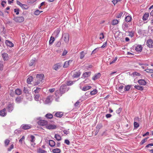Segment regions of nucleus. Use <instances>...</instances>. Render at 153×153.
<instances>
[{
    "label": "nucleus",
    "mask_w": 153,
    "mask_h": 153,
    "mask_svg": "<svg viewBox=\"0 0 153 153\" xmlns=\"http://www.w3.org/2000/svg\"><path fill=\"white\" fill-rule=\"evenodd\" d=\"M52 151L53 153H60L61 152L60 149L59 148L54 149L52 150Z\"/></svg>",
    "instance_id": "cd10ccee"
},
{
    "label": "nucleus",
    "mask_w": 153,
    "mask_h": 153,
    "mask_svg": "<svg viewBox=\"0 0 153 153\" xmlns=\"http://www.w3.org/2000/svg\"><path fill=\"white\" fill-rule=\"evenodd\" d=\"M121 1V0H114L112 1V2L114 4V5H115L118 2L120 1Z\"/></svg>",
    "instance_id": "680f3d73"
},
{
    "label": "nucleus",
    "mask_w": 153,
    "mask_h": 153,
    "mask_svg": "<svg viewBox=\"0 0 153 153\" xmlns=\"http://www.w3.org/2000/svg\"><path fill=\"white\" fill-rule=\"evenodd\" d=\"M62 63H59L55 64L53 66V69L55 70H57L60 68L62 66Z\"/></svg>",
    "instance_id": "423d86ee"
},
{
    "label": "nucleus",
    "mask_w": 153,
    "mask_h": 153,
    "mask_svg": "<svg viewBox=\"0 0 153 153\" xmlns=\"http://www.w3.org/2000/svg\"><path fill=\"white\" fill-rule=\"evenodd\" d=\"M142 47L141 45H138L135 48V50L137 52H141L142 50Z\"/></svg>",
    "instance_id": "5701e85b"
},
{
    "label": "nucleus",
    "mask_w": 153,
    "mask_h": 153,
    "mask_svg": "<svg viewBox=\"0 0 153 153\" xmlns=\"http://www.w3.org/2000/svg\"><path fill=\"white\" fill-rule=\"evenodd\" d=\"M22 100V98L21 97H17L16 99V101L18 103H20Z\"/></svg>",
    "instance_id": "09e8293b"
},
{
    "label": "nucleus",
    "mask_w": 153,
    "mask_h": 153,
    "mask_svg": "<svg viewBox=\"0 0 153 153\" xmlns=\"http://www.w3.org/2000/svg\"><path fill=\"white\" fill-rule=\"evenodd\" d=\"M14 12L16 13V15H18L19 13V9L18 8L14 9Z\"/></svg>",
    "instance_id": "4d7b16f0"
},
{
    "label": "nucleus",
    "mask_w": 153,
    "mask_h": 153,
    "mask_svg": "<svg viewBox=\"0 0 153 153\" xmlns=\"http://www.w3.org/2000/svg\"><path fill=\"white\" fill-rule=\"evenodd\" d=\"M10 140H9L8 139H6L5 140L4 142V143L5 144V145L6 146H7L8 145L9 143H10Z\"/></svg>",
    "instance_id": "6e6d98bb"
},
{
    "label": "nucleus",
    "mask_w": 153,
    "mask_h": 153,
    "mask_svg": "<svg viewBox=\"0 0 153 153\" xmlns=\"http://www.w3.org/2000/svg\"><path fill=\"white\" fill-rule=\"evenodd\" d=\"M138 83L140 85H146V82L144 79H140L138 80Z\"/></svg>",
    "instance_id": "6ab92c4d"
},
{
    "label": "nucleus",
    "mask_w": 153,
    "mask_h": 153,
    "mask_svg": "<svg viewBox=\"0 0 153 153\" xmlns=\"http://www.w3.org/2000/svg\"><path fill=\"white\" fill-rule=\"evenodd\" d=\"M97 93V91L96 90H94L90 92V94L91 95H95Z\"/></svg>",
    "instance_id": "de8ad7c7"
},
{
    "label": "nucleus",
    "mask_w": 153,
    "mask_h": 153,
    "mask_svg": "<svg viewBox=\"0 0 153 153\" xmlns=\"http://www.w3.org/2000/svg\"><path fill=\"white\" fill-rule=\"evenodd\" d=\"M37 153H47L46 151L40 148H39L37 149Z\"/></svg>",
    "instance_id": "b1692460"
},
{
    "label": "nucleus",
    "mask_w": 153,
    "mask_h": 153,
    "mask_svg": "<svg viewBox=\"0 0 153 153\" xmlns=\"http://www.w3.org/2000/svg\"><path fill=\"white\" fill-rule=\"evenodd\" d=\"M70 62V60L68 61H66L64 63L63 67L64 68H66L68 67L69 65V63Z\"/></svg>",
    "instance_id": "ea45409f"
},
{
    "label": "nucleus",
    "mask_w": 153,
    "mask_h": 153,
    "mask_svg": "<svg viewBox=\"0 0 153 153\" xmlns=\"http://www.w3.org/2000/svg\"><path fill=\"white\" fill-rule=\"evenodd\" d=\"M37 119L39 120V121L37 122L38 124L39 125L44 126L46 125L48 123L47 121L41 120V117H39L38 118H37Z\"/></svg>",
    "instance_id": "20e7f679"
},
{
    "label": "nucleus",
    "mask_w": 153,
    "mask_h": 153,
    "mask_svg": "<svg viewBox=\"0 0 153 153\" xmlns=\"http://www.w3.org/2000/svg\"><path fill=\"white\" fill-rule=\"evenodd\" d=\"M4 67V63L2 61H0V70L2 71Z\"/></svg>",
    "instance_id": "37998d69"
},
{
    "label": "nucleus",
    "mask_w": 153,
    "mask_h": 153,
    "mask_svg": "<svg viewBox=\"0 0 153 153\" xmlns=\"http://www.w3.org/2000/svg\"><path fill=\"white\" fill-rule=\"evenodd\" d=\"M34 95V100L36 101H38L39 100V98L40 97V95L39 94H35Z\"/></svg>",
    "instance_id": "473e14b6"
},
{
    "label": "nucleus",
    "mask_w": 153,
    "mask_h": 153,
    "mask_svg": "<svg viewBox=\"0 0 153 153\" xmlns=\"http://www.w3.org/2000/svg\"><path fill=\"white\" fill-rule=\"evenodd\" d=\"M41 88H40L37 87L35 89V88H34L33 89V94H38L40 91Z\"/></svg>",
    "instance_id": "9d476101"
},
{
    "label": "nucleus",
    "mask_w": 153,
    "mask_h": 153,
    "mask_svg": "<svg viewBox=\"0 0 153 153\" xmlns=\"http://www.w3.org/2000/svg\"><path fill=\"white\" fill-rule=\"evenodd\" d=\"M117 57H115L113 60V61L111 62L110 63V64L111 65V64L114 63L117 60Z\"/></svg>",
    "instance_id": "864d4df0"
},
{
    "label": "nucleus",
    "mask_w": 153,
    "mask_h": 153,
    "mask_svg": "<svg viewBox=\"0 0 153 153\" xmlns=\"http://www.w3.org/2000/svg\"><path fill=\"white\" fill-rule=\"evenodd\" d=\"M80 103V102L77 101L74 104V106L75 107H78Z\"/></svg>",
    "instance_id": "338daca9"
},
{
    "label": "nucleus",
    "mask_w": 153,
    "mask_h": 153,
    "mask_svg": "<svg viewBox=\"0 0 153 153\" xmlns=\"http://www.w3.org/2000/svg\"><path fill=\"white\" fill-rule=\"evenodd\" d=\"M2 56L4 61L7 60L8 59V55L6 53H3L2 54Z\"/></svg>",
    "instance_id": "4be33fe9"
},
{
    "label": "nucleus",
    "mask_w": 153,
    "mask_h": 153,
    "mask_svg": "<svg viewBox=\"0 0 153 153\" xmlns=\"http://www.w3.org/2000/svg\"><path fill=\"white\" fill-rule=\"evenodd\" d=\"M31 140H30L31 142L33 143V142L35 141V137L33 135H31Z\"/></svg>",
    "instance_id": "052dcab7"
},
{
    "label": "nucleus",
    "mask_w": 153,
    "mask_h": 153,
    "mask_svg": "<svg viewBox=\"0 0 153 153\" xmlns=\"http://www.w3.org/2000/svg\"><path fill=\"white\" fill-rule=\"evenodd\" d=\"M62 93L61 92L59 91H56L55 93L56 96L58 97H59L62 96Z\"/></svg>",
    "instance_id": "2f4dec72"
},
{
    "label": "nucleus",
    "mask_w": 153,
    "mask_h": 153,
    "mask_svg": "<svg viewBox=\"0 0 153 153\" xmlns=\"http://www.w3.org/2000/svg\"><path fill=\"white\" fill-rule=\"evenodd\" d=\"M63 115V113L62 112H56L55 115L56 117H61Z\"/></svg>",
    "instance_id": "c756f323"
},
{
    "label": "nucleus",
    "mask_w": 153,
    "mask_h": 153,
    "mask_svg": "<svg viewBox=\"0 0 153 153\" xmlns=\"http://www.w3.org/2000/svg\"><path fill=\"white\" fill-rule=\"evenodd\" d=\"M21 7L23 9H27L28 8V6L27 5L23 4Z\"/></svg>",
    "instance_id": "5fc2aeb1"
},
{
    "label": "nucleus",
    "mask_w": 153,
    "mask_h": 153,
    "mask_svg": "<svg viewBox=\"0 0 153 153\" xmlns=\"http://www.w3.org/2000/svg\"><path fill=\"white\" fill-rule=\"evenodd\" d=\"M80 75V73L79 71L75 72L73 76L74 78L78 77Z\"/></svg>",
    "instance_id": "c85d7f7f"
},
{
    "label": "nucleus",
    "mask_w": 153,
    "mask_h": 153,
    "mask_svg": "<svg viewBox=\"0 0 153 153\" xmlns=\"http://www.w3.org/2000/svg\"><path fill=\"white\" fill-rule=\"evenodd\" d=\"M124 86L123 85H118V88H117V85L116 86V88L121 93H123V88Z\"/></svg>",
    "instance_id": "ddd939ff"
},
{
    "label": "nucleus",
    "mask_w": 153,
    "mask_h": 153,
    "mask_svg": "<svg viewBox=\"0 0 153 153\" xmlns=\"http://www.w3.org/2000/svg\"><path fill=\"white\" fill-rule=\"evenodd\" d=\"M14 106L13 104L9 103L7 105L6 109L9 112H10L13 110Z\"/></svg>",
    "instance_id": "39448f33"
},
{
    "label": "nucleus",
    "mask_w": 153,
    "mask_h": 153,
    "mask_svg": "<svg viewBox=\"0 0 153 153\" xmlns=\"http://www.w3.org/2000/svg\"><path fill=\"white\" fill-rule=\"evenodd\" d=\"M101 76V74L100 73L96 74L94 76L92 77V79L94 80H95L99 79Z\"/></svg>",
    "instance_id": "412c9836"
},
{
    "label": "nucleus",
    "mask_w": 153,
    "mask_h": 153,
    "mask_svg": "<svg viewBox=\"0 0 153 153\" xmlns=\"http://www.w3.org/2000/svg\"><path fill=\"white\" fill-rule=\"evenodd\" d=\"M131 88V86L129 85H127L126 86L124 90L125 91H127L129 90Z\"/></svg>",
    "instance_id": "a18cd8bd"
},
{
    "label": "nucleus",
    "mask_w": 153,
    "mask_h": 153,
    "mask_svg": "<svg viewBox=\"0 0 153 153\" xmlns=\"http://www.w3.org/2000/svg\"><path fill=\"white\" fill-rule=\"evenodd\" d=\"M54 137L56 138V140L58 141H60L61 140V137L60 135L58 134H55Z\"/></svg>",
    "instance_id": "c9c22d12"
},
{
    "label": "nucleus",
    "mask_w": 153,
    "mask_h": 153,
    "mask_svg": "<svg viewBox=\"0 0 153 153\" xmlns=\"http://www.w3.org/2000/svg\"><path fill=\"white\" fill-rule=\"evenodd\" d=\"M149 16V13H145L143 16V20L145 21L147 20L148 19Z\"/></svg>",
    "instance_id": "a878e982"
},
{
    "label": "nucleus",
    "mask_w": 153,
    "mask_h": 153,
    "mask_svg": "<svg viewBox=\"0 0 153 153\" xmlns=\"http://www.w3.org/2000/svg\"><path fill=\"white\" fill-rule=\"evenodd\" d=\"M6 109L4 108L2 110L0 111V115L1 116L4 117L6 116Z\"/></svg>",
    "instance_id": "aec40b11"
},
{
    "label": "nucleus",
    "mask_w": 153,
    "mask_h": 153,
    "mask_svg": "<svg viewBox=\"0 0 153 153\" xmlns=\"http://www.w3.org/2000/svg\"><path fill=\"white\" fill-rule=\"evenodd\" d=\"M13 19L16 22L20 23L24 21V18L22 16L15 17Z\"/></svg>",
    "instance_id": "7ed1b4c3"
},
{
    "label": "nucleus",
    "mask_w": 153,
    "mask_h": 153,
    "mask_svg": "<svg viewBox=\"0 0 153 153\" xmlns=\"http://www.w3.org/2000/svg\"><path fill=\"white\" fill-rule=\"evenodd\" d=\"M44 75L43 74H38L36 76L35 81L34 82L35 85H38L40 83L42 80H44Z\"/></svg>",
    "instance_id": "f257e3e1"
},
{
    "label": "nucleus",
    "mask_w": 153,
    "mask_h": 153,
    "mask_svg": "<svg viewBox=\"0 0 153 153\" xmlns=\"http://www.w3.org/2000/svg\"><path fill=\"white\" fill-rule=\"evenodd\" d=\"M73 82L71 81H68L67 82V85H71L73 84Z\"/></svg>",
    "instance_id": "774afa93"
},
{
    "label": "nucleus",
    "mask_w": 153,
    "mask_h": 153,
    "mask_svg": "<svg viewBox=\"0 0 153 153\" xmlns=\"http://www.w3.org/2000/svg\"><path fill=\"white\" fill-rule=\"evenodd\" d=\"M55 142L53 140H49V145L51 147H54L55 145Z\"/></svg>",
    "instance_id": "bb28decb"
},
{
    "label": "nucleus",
    "mask_w": 153,
    "mask_h": 153,
    "mask_svg": "<svg viewBox=\"0 0 153 153\" xmlns=\"http://www.w3.org/2000/svg\"><path fill=\"white\" fill-rule=\"evenodd\" d=\"M52 96L49 95L46 99L45 101V103L46 104L50 103L52 100Z\"/></svg>",
    "instance_id": "1a4fd4ad"
},
{
    "label": "nucleus",
    "mask_w": 153,
    "mask_h": 153,
    "mask_svg": "<svg viewBox=\"0 0 153 153\" xmlns=\"http://www.w3.org/2000/svg\"><path fill=\"white\" fill-rule=\"evenodd\" d=\"M35 60L36 59L35 58H34V59L31 60L29 63V65L30 66H32L35 63Z\"/></svg>",
    "instance_id": "58836bf2"
},
{
    "label": "nucleus",
    "mask_w": 153,
    "mask_h": 153,
    "mask_svg": "<svg viewBox=\"0 0 153 153\" xmlns=\"http://www.w3.org/2000/svg\"><path fill=\"white\" fill-rule=\"evenodd\" d=\"M132 19L131 17V16H127L125 18V20L126 22H131Z\"/></svg>",
    "instance_id": "393cba45"
},
{
    "label": "nucleus",
    "mask_w": 153,
    "mask_h": 153,
    "mask_svg": "<svg viewBox=\"0 0 153 153\" xmlns=\"http://www.w3.org/2000/svg\"><path fill=\"white\" fill-rule=\"evenodd\" d=\"M119 22L118 21L117 19H114L112 22V25H115L118 24Z\"/></svg>",
    "instance_id": "79ce46f5"
},
{
    "label": "nucleus",
    "mask_w": 153,
    "mask_h": 153,
    "mask_svg": "<svg viewBox=\"0 0 153 153\" xmlns=\"http://www.w3.org/2000/svg\"><path fill=\"white\" fill-rule=\"evenodd\" d=\"M66 86L65 85H62L60 88V91L63 94L66 91Z\"/></svg>",
    "instance_id": "6e6552de"
},
{
    "label": "nucleus",
    "mask_w": 153,
    "mask_h": 153,
    "mask_svg": "<svg viewBox=\"0 0 153 153\" xmlns=\"http://www.w3.org/2000/svg\"><path fill=\"white\" fill-rule=\"evenodd\" d=\"M87 54L86 52H85L84 51H82L80 53V58L81 59H83L85 55Z\"/></svg>",
    "instance_id": "f3484780"
},
{
    "label": "nucleus",
    "mask_w": 153,
    "mask_h": 153,
    "mask_svg": "<svg viewBox=\"0 0 153 153\" xmlns=\"http://www.w3.org/2000/svg\"><path fill=\"white\" fill-rule=\"evenodd\" d=\"M147 45L149 48H152L153 47V42L152 39L148 40L146 42Z\"/></svg>",
    "instance_id": "0eeeda50"
},
{
    "label": "nucleus",
    "mask_w": 153,
    "mask_h": 153,
    "mask_svg": "<svg viewBox=\"0 0 153 153\" xmlns=\"http://www.w3.org/2000/svg\"><path fill=\"white\" fill-rule=\"evenodd\" d=\"M134 87L135 88L140 91H143V86L138 85H135Z\"/></svg>",
    "instance_id": "7c9ffc66"
},
{
    "label": "nucleus",
    "mask_w": 153,
    "mask_h": 153,
    "mask_svg": "<svg viewBox=\"0 0 153 153\" xmlns=\"http://www.w3.org/2000/svg\"><path fill=\"white\" fill-rule=\"evenodd\" d=\"M128 27V24L124 22L122 25V28L123 30L126 32V31L127 30Z\"/></svg>",
    "instance_id": "2eb2a0df"
},
{
    "label": "nucleus",
    "mask_w": 153,
    "mask_h": 153,
    "mask_svg": "<svg viewBox=\"0 0 153 153\" xmlns=\"http://www.w3.org/2000/svg\"><path fill=\"white\" fill-rule=\"evenodd\" d=\"M147 72L153 73V69H146L145 70Z\"/></svg>",
    "instance_id": "603ef678"
},
{
    "label": "nucleus",
    "mask_w": 153,
    "mask_h": 153,
    "mask_svg": "<svg viewBox=\"0 0 153 153\" xmlns=\"http://www.w3.org/2000/svg\"><path fill=\"white\" fill-rule=\"evenodd\" d=\"M139 126V124L136 122H134V127L138 128Z\"/></svg>",
    "instance_id": "e2e57ef3"
},
{
    "label": "nucleus",
    "mask_w": 153,
    "mask_h": 153,
    "mask_svg": "<svg viewBox=\"0 0 153 153\" xmlns=\"http://www.w3.org/2000/svg\"><path fill=\"white\" fill-rule=\"evenodd\" d=\"M55 40V39L54 37L51 36L50 38V40L49 41V45H51L53 42Z\"/></svg>",
    "instance_id": "72a5a7b5"
},
{
    "label": "nucleus",
    "mask_w": 153,
    "mask_h": 153,
    "mask_svg": "<svg viewBox=\"0 0 153 153\" xmlns=\"http://www.w3.org/2000/svg\"><path fill=\"white\" fill-rule=\"evenodd\" d=\"M46 128L48 129H53L56 128V126L54 125L49 124L46 125Z\"/></svg>",
    "instance_id": "9b49d317"
},
{
    "label": "nucleus",
    "mask_w": 153,
    "mask_h": 153,
    "mask_svg": "<svg viewBox=\"0 0 153 153\" xmlns=\"http://www.w3.org/2000/svg\"><path fill=\"white\" fill-rule=\"evenodd\" d=\"M61 45V42L60 41L57 42L55 44V46L57 47H60Z\"/></svg>",
    "instance_id": "c03bdc74"
},
{
    "label": "nucleus",
    "mask_w": 153,
    "mask_h": 153,
    "mask_svg": "<svg viewBox=\"0 0 153 153\" xmlns=\"http://www.w3.org/2000/svg\"><path fill=\"white\" fill-rule=\"evenodd\" d=\"M42 12V11H40L39 10H37L34 12V14L36 15H38Z\"/></svg>",
    "instance_id": "3c124183"
},
{
    "label": "nucleus",
    "mask_w": 153,
    "mask_h": 153,
    "mask_svg": "<svg viewBox=\"0 0 153 153\" xmlns=\"http://www.w3.org/2000/svg\"><path fill=\"white\" fill-rule=\"evenodd\" d=\"M6 45L10 47H12L14 46V44L11 42L9 40H6L5 42Z\"/></svg>",
    "instance_id": "4468645a"
},
{
    "label": "nucleus",
    "mask_w": 153,
    "mask_h": 153,
    "mask_svg": "<svg viewBox=\"0 0 153 153\" xmlns=\"http://www.w3.org/2000/svg\"><path fill=\"white\" fill-rule=\"evenodd\" d=\"M148 138H145L144 139L142 140L140 143V145H143L145 142H146L147 141V139H148Z\"/></svg>",
    "instance_id": "8fccbe9b"
},
{
    "label": "nucleus",
    "mask_w": 153,
    "mask_h": 153,
    "mask_svg": "<svg viewBox=\"0 0 153 153\" xmlns=\"http://www.w3.org/2000/svg\"><path fill=\"white\" fill-rule=\"evenodd\" d=\"M10 95L12 96L13 97L14 96V92L13 90H10Z\"/></svg>",
    "instance_id": "13d9d810"
},
{
    "label": "nucleus",
    "mask_w": 153,
    "mask_h": 153,
    "mask_svg": "<svg viewBox=\"0 0 153 153\" xmlns=\"http://www.w3.org/2000/svg\"><path fill=\"white\" fill-rule=\"evenodd\" d=\"M22 93V91L19 89H17L15 91V94L18 95H20Z\"/></svg>",
    "instance_id": "f704fd0d"
},
{
    "label": "nucleus",
    "mask_w": 153,
    "mask_h": 153,
    "mask_svg": "<svg viewBox=\"0 0 153 153\" xmlns=\"http://www.w3.org/2000/svg\"><path fill=\"white\" fill-rule=\"evenodd\" d=\"M91 72L90 71H87L84 73L82 76V78H85L88 77L90 76Z\"/></svg>",
    "instance_id": "dca6fc26"
},
{
    "label": "nucleus",
    "mask_w": 153,
    "mask_h": 153,
    "mask_svg": "<svg viewBox=\"0 0 153 153\" xmlns=\"http://www.w3.org/2000/svg\"><path fill=\"white\" fill-rule=\"evenodd\" d=\"M60 32V30L59 29H57L54 33H53L52 35L55 36V37H58V34Z\"/></svg>",
    "instance_id": "a211bd4d"
},
{
    "label": "nucleus",
    "mask_w": 153,
    "mask_h": 153,
    "mask_svg": "<svg viewBox=\"0 0 153 153\" xmlns=\"http://www.w3.org/2000/svg\"><path fill=\"white\" fill-rule=\"evenodd\" d=\"M67 53L68 51L66 50H65L63 52L62 56H65L67 54Z\"/></svg>",
    "instance_id": "69168bd1"
},
{
    "label": "nucleus",
    "mask_w": 153,
    "mask_h": 153,
    "mask_svg": "<svg viewBox=\"0 0 153 153\" xmlns=\"http://www.w3.org/2000/svg\"><path fill=\"white\" fill-rule=\"evenodd\" d=\"M22 128L24 130L28 129L31 128L30 125L28 124H23L21 126Z\"/></svg>",
    "instance_id": "f8f14e48"
},
{
    "label": "nucleus",
    "mask_w": 153,
    "mask_h": 153,
    "mask_svg": "<svg viewBox=\"0 0 153 153\" xmlns=\"http://www.w3.org/2000/svg\"><path fill=\"white\" fill-rule=\"evenodd\" d=\"M33 78L32 76H30L27 79V82L28 83L30 84V82L32 81Z\"/></svg>",
    "instance_id": "a19ab883"
},
{
    "label": "nucleus",
    "mask_w": 153,
    "mask_h": 153,
    "mask_svg": "<svg viewBox=\"0 0 153 153\" xmlns=\"http://www.w3.org/2000/svg\"><path fill=\"white\" fill-rule=\"evenodd\" d=\"M45 117L48 119H51L53 117L52 114L51 113L47 114L45 115Z\"/></svg>",
    "instance_id": "4c0bfd02"
},
{
    "label": "nucleus",
    "mask_w": 153,
    "mask_h": 153,
    "mask_svg": "<svg viewBox=\"0 0 153 153\" xmlns=\"http://www.w3.org/2000/svg\"><path fill=\"white\" fill-rule=\"evenodd\" d=\"M91 88V87L90 86H84L82 88V91H85Z\"/></svg>",
    "instance_id": "e433bc0d"
},
{
    "label": "nucleus",
    "mask_w": 153,
    "mask_h": 153,
    "mask_svg": "<svg viewBox=\"0 0 153 153\" xmlns=\"http://www.w3.org/2000/svg\"><path fill=\"white\" fill-rule=\"evenodd\" d=\"M104 38V36L103 33H101L99 35V39L100 40H102Z\"/></svg>",
    "instance_id": "49530a36"
},
{
    "label": "nucleus",
    "mask_w": 153,
    "mask_h": 153,
    "mask_svg": "<svg viewBox=\"0 0 153 153\" xmlns=\"http://www.w3.org/2000/svg\"><path fill=\"white\" fill-rule=\"evenodd\" d=\"M123 14V12H121L120 13H119L117 15L116 17L117 18H119L121 17L122 16Z\"/></svg>",
    "instance_id": "bf43d9fd"
},
{
    "label": "nucleus",
    "mask_w": 153,
    "mask_h": 153,
    "mask_svg": "<svg viewBox=\"0 0 153 153\" xmlns=\"http://www.w3.org/2000/svg\"><path fill=\"white\" fill-rule=\"evenodd\" d=\"M121 110L122 108H120L116 110V112L117 114H119L120 113Z\"/></svg>",
    "instance_id": "0e129e2a"
},
{
    "label": "nucleus",
    "mask_w": 153,
    "mask_h": 153,
    "mask_svg": "<svg viewBox=\"0 0 153 153\" xmlns=\"http://www.w3.org/2000/svg\"><path fill=\"white\" fill-rule=\"evenodd\" d=\"M62 39L66 43H68L69 41V35L68 33H65L62 35Z\"/></svg>",
    "instance_id": "f03ea898"
}]
</instances>
